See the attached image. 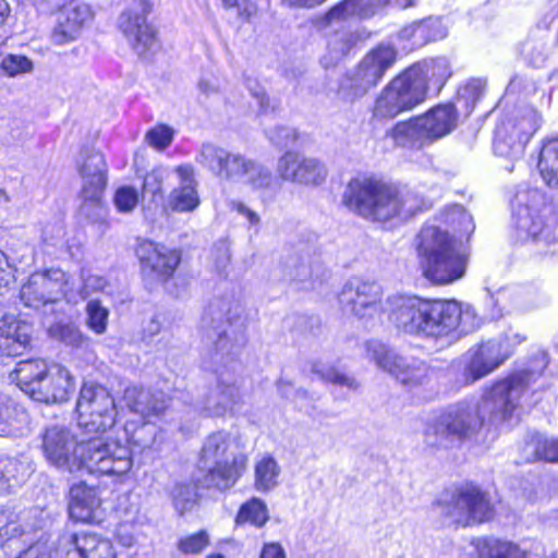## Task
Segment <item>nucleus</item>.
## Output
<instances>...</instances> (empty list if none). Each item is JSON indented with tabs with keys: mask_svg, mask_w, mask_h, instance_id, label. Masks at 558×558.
<instances>
[{
	"mask_svg": "<svg viewBox=\"0 0 558 558\" xmlns=\"http://www.w3.org/2000/svg\"><path fill=\"white\" fill-rule=\"evenodd\" d=\"M529 374H514L496 383L475 407L461 402L449 407L424 433L429 447L449 448L472 436L484 422L498 424L512 416L529 388Z\"/></svg>",
	"mask_w": 558,
	"mask_h": 558,
	"instance_id": "f257e3e1",
	"label": "nucleus"
},
{
	"mask_svg": "<svg viewBox=\"0 0 558 558\" xmlns=\"http://www.w3.org/2000/svg\"><path fill=\"white\" fill-rule=\"evenodd\" d=\"M389 320L400 332L444 343L474 332L482 323L470 305L415 295L396 298Z\"/></svg>",
	"mask_w": 558,
	"mask_h": 558,
	"instance_id": "f03ea898",
	"label": "nucleus"
},
{
	"mask_svg": "<svg viewBox=\"0 0 558 558\" xmlns=\"http://www.w3.org/2000/svg\"><path fill=\"white\" fill-rule=\"evenodd\" d=\"M343 204L372 221L405 220L426 207L425 198L412 190H398L374 179L349 182Z\"/></svg>",
	"mask_w": 558,
	"mask_h": 558,
	"instance_id": "7ed1b4c3",
	"label": "nucleus"
},
{
	"mask_svg": "<svg viewBox=\"0 0 558 558\" xmlns=\"http://www.w3.org/2000/svg\"><path fill=\"white\" fill-rule=\"evenodd\" d=\"M204 359L221 364L245 344V325L241 305L229 298L213 300L201 320Z\"/></svg>",
	"mask_w": 558,
	"mask_h": 558,
	"instance_id": "20e7f679",
	"label": "nucleus"
},
{
	"mask_svg": "<svg viewBox=\"0 0 558 558\" xmlns=\"http://www.w3.org/2000/svg\"><path fill=\"white\" fill-rule=\"evenodd\" d=\"M416 251L423 275L430 282L448 284L463 277L466 257L447 231L425 226L417 235Z\"/></svg>",
	"mask_w": 558,
	"mask_h": 558,
	"instance_id": "39448f33",
	"label": "nucleus"
},
{
	"mask_svg": "<svg viewBox=\"0 0 558 558\" xmlns=\"http://www.w3.org/2000/svg\"><path fill=\"white\" fill-rule=\"evenodd\" d=\"M397 60V51L388 45H378L369 50L357 65L339 81L336 98L352 105L375 87Z\"/></svg>",
	"mask_w": 558,
	"mask_h": 558,
	"instance_id": "423d86ee",
	"label": "nucleus"
},
{
	"mask_svg": "<svg viewBox=\"0 0 558 558\" xmlns=\"http://www.w3.org/2000/svg\"><path fill=\"white\" fill-rule=\"evenodd\" d=\"M76 461L78 465L73 473L86 471L104 475H122L132 468L130 449L119 441L102 437V434H84Z\"/></svg>",
	"mask_w": 558,
	"mask_h": 558,
	"instance_id": "0eeeda50",
	"label": "nucleus"
},
{
	"mask_svg": "<svg viewBox=\"0 0 558 558\" xmlns=\"http://www.w3.org/2000/svg\"><path fill=\"white\" fill-rule=\"evenodd\" d=\"M417 73V70L410 66L389 82L375 100L374 118L392 119L425 100L426 86Z\"/></svg>",
	"mask_w": 558,
	"mask_h": 558,
	"instance_id": "6e6552de",
	"label": "nucleus"
},
{
	"mask_svg": "<svg viewBox=\"0 0 558 558\" xmlns=\"http://www.w3.org/2000/svg\"><path fill=\"white\" fill-rule=\"evenodd\" d=\"M541 117L534 108L524 106L517 109L496 128L495 154L512 160L521 158L525 145L537 131Z\"/></svg>",
	"mask_w": 558,
	"mask_h": 558,
	"instance_id": "1a4fd4ad",
	"label": "nucleus"
},
{
	"mask_svg": "<svg viewBox=\"0 0 558 558\" xmlns=\"http://www.w3.org/2000/svg\"><path fill=\"white\" fill-rule=\"evenodd\" d=\"M77 425L83 434H104L117 417L114 399L109 390L94 383L84 384L76 402Z\"/></svg>",
	"mask_w": 558,
	"mask_h": 558,
	"instance_id": "9d476101",
	"label": "nucleus"
},
{
	"mask_svg": "<svg viewBox=\"0 0 558 558\" xmlns=\"http://www.w3.org/2000/svg\"><path fill=\"white\" fill-rule=\"evenodd\" d=\"M533 201L539 199L541 194L536 191H529L526 193H518L514 197V230L515 236L521 242H529L535 244L536 252L543 256H557L558 255V238L549 228H545L544 222L537 211L525 199Z\"/></svg>",
	"mask_w": 558,
	"mask_h": 558,
	"instance_id": "9b49d317",
	"label": "nucleus"
},
{
	"mask_svg": "<svg viewBox=\"0 0 558 558\" xmlns=\"http://www.w3.org/2000/svg\"><path fill=\"white\" fill-rule=\"evenodd\" d=\"M435 509L440 515L462 525L488 521L494 514L487 494L472 485L458 488L449 501L435 504Z\"/></svg>",
	"mask_w": 558,
	"mask_h": 558,
	"instance_id": "f8f14e48",
	"label": "nucleus"
},
{
	"mask_svg": "<svg viewBox=\"0 0 558 558\" xmlns=\"http://www.w3.org/2000/svg\"><path fill=\"white\" fill-rule=\"evenodd\" d=\"M241 402L240 388L233 376L219 372L215 381L208 385L193 402L195 412L207 417H222L231 414Z\"/></svg>",
	"mask_w": 558,
	"mask_h": 558,
	"instance_id": "ddd939ff",
	"label": "nucleus"
},
{
	"mask_svg": "<svg viewBox=\"0 0 558 558\" xmlns=\"http://www.w3.org/2000/svg\"><path fill=\"white\" fill-rule=\"evenodd\" d=\"M69 276L59 268H51L29 276L22 286L20 299L27 307L39 308L54 303L68 292Z\"/></svg>",
	"mask_w": 558,
	"mask_h": 558,
	"instance_id": "4468645a",
	"label": "nucleus"
},
{
	"mask_svg": "<svg viewBox=\"0 0 558 558\" xmlns=\"http://www.w3.org/2000/svg\"><path fill=\"white\" fill-rule=\"evenodd\" d=\"M338 299L342 311L363 319L380 312L383 290L376 281L354 277L345 282Z\"/></svg>",
	"mask_w": 558,
	"mask_h": 558,
	"instance_id": "2eb2a0df",
	"label": "nucleus"
},
{
	"mask_svg": "<svg viewBox=\"0 0 558 558\" xmlns=\"http://www.w3.org/2000/svg\"><path fill=\"white\" fill-rule=\"evenodd\" d=\"M368 359L402 384H417L425 376V364L413 357L400 355L379 341L366 343Z\"/></svg>",
	"mask_w": 558,
	"mask_h": 558,
	"instance_id": "dca6fc26",
	"label": "nucleus"
},
{
	"mask_svg": "<svg viewBox=\"0 0 558 558\" xmlns=\"http://www.w3.org/2000/svg\"><path fill=\"white\" fill-rule=\"evenodd\" d=\"M150 9L149 0H133L119 17V28L140 56L156 44V32L146 22Z\"/></svg>",
	"mask_w": 558,
	"mask_h": 558,
	"instance_id": "f3484780",
	"label": "nucleus"
},
{
	"mask_svg": "<svg viewBox=\"0 0 558 558\" xmlns=\"http://www.w3.org/2000/svg\"><path fill=\"white\" fill-rule=\"evenodd\" d=\"M78 440L66 427L52 425L43 436V450L47 460L58 469L73 473L77 468Z\"/></svg>",
	"mask_w": 558,
	"mask_h": 558,
	"instance_id": "a211bd4d",
	"label": "nucleus"
},
{
	"mask_svg": "<svg viewBox=\"0 0 558 558\" xmlns=\"http://www.w3.org/2000/svg\"><path fill=\"white\" fill-rule=\"evenodd\" d=\"M507 359L499 341L488 340L468 350L461 359V376L464 385L485 377L498 368Z\"/></svg>",
	"mask_w": 558,
	"mask_h": 558,
	"instance_id": "6ab92c4d",
	"label": "nucleus"
},
{
	"mask_svg": "<svg viewBox=\"0 0 558 558\" xmlns=\"http://www.w3.org/2000/svg\"><path fill=\"white\" fill-rule=\"evenodd\" d=\"M247 156L214 144H204L196 157L197 162L220 181L239 183Z\"/></svg>",
	"mask_w": 558,
	"mask_h": 558,
	"instance_id": "aec40b11",
	"label": "nucleus"
},
{
	"mask_svg": "<svg viewBox=\"0 0 558 558\" xmlns=\"http://www.w3.org/2000/svg\"><path fill=\"white\" fill-rule=\"evenodd\" d=\"M277 172L284 181L306 186H317L327 177V169L318 159L294 151H287L279 158Z\"/></svg>",
	"mask_w": 558,
	"mask_h": 558,
	"instance_id": "412c9836",
	"label": "nucleus"
},
{
	"mask_svg": "<svg viewBox=\"0 0 558 558\" xmlns=\"http://www.w3.org/2000/svg\"><path fill=\"white\" fill-rule=\"evenodd\" d=\"M142 271L145 276L167 281L180 264V254L151 241H142L136 247Z\"/></svg>",
	"mask_w": 558,
	"mask_h": 558,
	"instance_id": "4be33fe9",
	"label": "nucleus"
},
{
	"mask_svg": "<svg viewBox=\"0 0 558 558\" xmlns=\"http://www.w3.org/2000/svg\"><path fill=\"white\" fill-rule=\"evenodd\" d=\"M555 20L551 13H545L542 19L529 29L525 38L519 43L518 52L521 59L532 68H543L551 54L550 25Z\"/></svg>",
	"mask_w": 558,
	"mask_h": 558,
	"instance_id": "5701e85b",
	"label": "nucleus"
},
{
	"mask_svg": "<svg viewBox=\"0 0 558 558\" xmlns=\"http://www.w3.org/2000/svg\"><path fill=\"white\" fill-rule=\"evenodd\" d=\"M92 17L90 8L84 3L61 8L51 32V41L54 45L63 46L76 40Z\"/></svg>",
	"mask_w": 558,
	"mask_h": 558,
	"instance_id": "b1692460",
	"label": "nucleus"
},
{
	"mask_svg": "<svg viewBox=\"0 0 558 558\" xmlns=\"http://www.w3.org/2000/svg\"><path fill=\"white\" fill-rule=\"evenodd\" d=\"M33 390V399L44 403H56L68 400L74 390V380L70 372L61 366L53 365L46 371L41 381Z\"/></svg>",
	"mask_w": 558,
	"mask_h": 558,
	"instance_id": "393cba45",
	"label": "nucleus"
},
{
	"mask_svg": "<svg viewBox=\"0 0 558 558\" xmlns=\"http://www.w3.org/2000/svg\"><path fill=\"white\" fill-rule=\"evenodd\" d=\"M61 544L66 549L65 558H116L112 543L96 534L81 532L64 535Z\"/></svg>",
	"mask_w": 558,
	"mask_h": 558,
	"instance_id": "a878e982",
	"label": "nucleus"
},
{
	"mask_svg": "<svg viewBox=\"0 0 558 558\" xmlns=\"http://www.w3.org/2000/svg\"><path fill=\"white\" fill-rule=\"evenodd\" d=\"M123 402L131 412L150 418L160 416L168 409L170 399L161 390L131 386L124 389Z\"/></svg>",
	"mask_w": 558,
	"mask_h": 558,
	"instance_id": "bb28decb",
	"label": "nucleus"
},
{
	"mask_svg": "<svg viewBox=\"0 0 558 558\" xmlns=\"http://www.w3.org/2000/svg\"><path fill=\"white\" fill-rule=\"evenodd\" d=\"M247 458L245 454L233 457L232 461H218L199 465L205 471L201 483L205 488L227 490L234 486L246 468Z\"/></svg>",
	"mask_w": 558,
	"mask_h": 558,
	"instance_id": "cd10ccee",
	"label": "nucleus"
},
{
	"mask_svg": "<svg viewBox=\"0 0 558 558\" xmlns=\"http://www.w3.org/2000/svg\"><path fill=\"white\" fill-rule=\"evenodd\" d=\"M32 325L14 317L0 319V353L13 356L22 354L32 339Z\"/></svg>",
	"mask_w": 558,
	"mask_h": 558,
	"instance_id": "c85d7f7f",
	"label": "nucleus"
},
{
	"mask_svg": "<svg viewBox=\"0 0 558 558\" xmlns=\"http://www.w3.org/2000/svg\"><path fill=\"white\" fill-rule=\"evenodd\" d=\"M452 104L436 106L423 116L418 122L429 144L448 135L458 125V112Z\"/></svg>",
	"mask_w": 558,
	"mask_h": 558,
	"instance_id": "c756f323",
	"label": "nucleus"
},
{
	"mask_svg": "<svg viewBox=\"0 0 558 558\" xmlns=\"http://www.w3.org/2000/svg\"><path fill=\"white\" fill-rule=\"evenodd\" d=\"M100 497L95 487L78 483L70 489L69 514L71 519L81 522H93L98 519Z\"/></svg>",
	"mask_w": 558,
	"mask_h": 558,
	"instance_id": "7c9ffc66",
	"label": "nucleus"
},
{
	"mask_svg": "<svg viewBox=\"0 0 558 558\" xmlns=\"http://www.w3.org/2000/svg\"><path fill=\"white\" fill-rule=\"evenodd\" d=\"M104 191L82 193L83 202L78 209L82 222L90 226L98 238H102L111 227L109 209L102 199Z\"/></svg>",
	"mask_w": 558,
	"mask_h": 558,
	"instance_id": "2f4dec72",
	"label": "nucleus"
},
{
	"mask_svg": "<svg viewBox=\"0 0 558 558\" xmlns=\"http://www.w3.org/2000/svg\"><path fill=\"white\" fill-rule=\"evenodd\" d=\"M83 180L82 193L105 191L107 185V163L101 153L86 149L83 151V161L78 166Z\"/></svg>",
	"mask_w": 558,
	"mask_h": 558,
	"instance_id": "473e14b6",
	"label": "nucleus"
},
{
	"mask_svg": "<svg viewBox=\"0 0 558 558\" xmlns=\"http://www.w3.org/2000/svg\"><path fill=\"white\" fill-rule=\"evenodd\" d=\"M28 413L9 396L0 393V436L17 437L28 429Z\"/></svg>",
	"mask_w": 558,
	"mask_h": 558,
	"instance_id": "72a5a7b5",
	"label": "nucleus"
},
{
	"mask_svg": "<svg viewBox=\"0 0 558 558\" xmlns=\"http://www.w3.org/2000/svg\"><path fill=\"white\" fill-rule=\"evenodd\" d=\"M236 442L229 433L216 432L210 434L203 444L199 465L218 461H232L233 457L241 454L234 452Z\"/></svg>",
	"mask_w": 558,
	"mask_h": 558,
	"instance_id": "f704fd0d",
	"label": "nucleus"
},
{
	"mask_svg": "<svg viewBox=\"0 0 558 558\" xmlns=\"http://www.w3.org/2000/svg\"><path fill=\"white\" fill-rule=\"evenodd\" d=\"M361 40V35L349 28H340L327 37L326 52L320 59L325 68L333 66L343 60Z\"/></svg>",
	"mask_w": 558,
	"mask_h": 558,
	"instance_id": "c9c22d12",
	"label": "nucleus"
},
{
	"mask_svg": "<svg viewBox=\"0 0 558 558\" xmlns=\"http://www.w3.org/2000/svg\"><path fill=\"white\" fill-rule=\"evenodd\" d=\"M177 173L180 177V185L172 191L170 204L178 211L193 210L199 204L193 170L190 166H179Z\"/></svg>",
	"mask_w": 558,
	"mask_h": 558,
	"instance_id": "e433bc0d",
	"label": "nucleus"
},
{
	"mask_svg": "<svg viewBox=\"0 0 558 558\" xmlns=\"http://www.w3.org/2000/svg\"><path fill=\"white\" fill-rule=\"evenodd\" d=\"M387 135L391 137L396 146L408 149H420L429 145L418 118L398 122L391 128Z\"/></svg>",
	"mask_w": 558,
	"mask_h": 558,
	"instance_id": "4c0bfd02",
	"label": "nucleus"
},
{
	"mask_svg": "<svg viewBox=\"0 0 558 558\" xmlns=\"http://www.w3.org/2000/svg\"><path fill=\"white\" fill-rule=\"evenodd\" d=\"M522 454L525 462L558 463V438L534 434L525 441Z\"/></svg>",
	"mask_w": 558,
	"mask_h": 558,
	"instance_id": "58836bf2",
	"label": "nucleus"
},
{
	"mask_svg": "<svg viewBox=\"0 0 558 558\" xmlns=\"http://www.w3.org/2000/svg\"><path fill=\"white\" fill-rule=\"evenodd\" d=\"M47 369L46 363L41 360H25L16 364L11 378L33 399V390L36 391V386L41 381Z\"/></svg>",
	"mask_w": 558,
	"mask_h": 558,
	"instance_id": "ea45409f",
	"label": "nucleus"
},
{
	"mask_svg": "<svg viewBox=\"0 0 558 558\" xmlns=\"http://www.w3.org/2000/svg\"><path fill=\"white\" fill-rule=\"evenodd\" d=\"M411 68L417 70L423 85L426 86V92L434 89L436 93H439L445 82L451 75L449 63L445 58L424 60L413 64Z\"/></svg>",
	"mask_w": 558,
	"mask_h": 558,
	"instance_id": "a19ab883",
	"label": "nucleus"
},
{
	"mask_svg": "<svg viewBox=\"0 0 558 558\" xmlns=\"http://www.w3.org/2000/svg\"><path fill=\"white\" fill-rule=\"evenodd\" d=\"M537 168L544 182L558 187V134L547 137L541 147Z\"/></svg>",
	"mask_w": 558,
	"mask_h": 558,
	"instance_id": "79ce46f5",
	"label": "nucleus"
},
{
	"mask_svg": "<svg viewBox=\"0 0 558 558\" xmlns=\"http://www.w3.org/2000/svg\"><path fill=\"white\" fill-rule=\"evenodd\" d=\"M477 558H525V550L518 544L496 537L477 541Z\"/></svg>",
	"mask_w": 558,
	"mask_h": 558,
	"instance_id": "37998d69",
	"label": "nucleus"
},
{
	"mask_svg": "<svg viewBox=\"0 0 558 558\" xmlns=\"http://www.w3.org/2000/svg\"><path fill=\"white\" fill-rule=\"evenodd\" d=\"M239 183H244L253 190H269L275 185L276 179L269 168L247 157Z\"/></svg>",
	"mask_w": 558,
	"mask_h": 558,
	"instance_id": "c03bdc74",
	"label": "nucleus"
},
{
	"mask_svg": "<svg viewBox=\"0 0 558 558\" xmlns=\"http://www.w3.org/2000/svg\"><path fill=\"white\" fill-rule=\"evenodd\" d=\"M320 266L314 263L308 254H293L286 258L283 269L286 276L298 282H307L318 276Z\"/></svg>",
	"mask_w": 558,
	"mask_h": 558,
	"instance_id": "a18cd8bd",
	"label": "nucleus"
},
{
	"mask_svg": "<svg viewBox=\"0 0 558 558\" xmlns=\"http://www.w3.org/2000/svg\"><path fill=\"white\" fill-rule=\"evenodd\" d=\"M401 36L412 39L413 45L422 46L446 37V32L439 21L429 19L403 28Z\"/></svg>",
	"mask_w": 558,
	"mask_h": 558,
	"instance_id": "49530a36",
	"label": "nucleus"
},
{
	"mask_svg": "<svg viewBox=\"0 0 558 558\" xmlns=\"http://www.w3.org/2000/svg\"><path fill=\"white\" fill-rule=\"evenodd\" d=\"M280 466L271 457H264L255 464L254 487L258 492L267 493L278 486Z\"/></svg>",
	"mask_w": 558,
	"mask_h": 558,
	"instance_id": "de8ad7c7",
	"label": "nucleus"
},
{
	"mask_svg": "<svg viewBox=\"0 0 558 558\" xmlns=\"http://www.w3.org/2000/svg\"><path fill=\"white\" fill-rule=\"evenodd\" d=\"M362 16V9L357 0H343L333 5L325 14L315 20V25L319 28H326L333 23L345 21L352 16Z\"/></svg>",
	"mask_w": 558,
	"mask_h": 558,
	"instance_id": "09e8293b",
	"label": "nucleus"
},
{
	"mask_svg": "<svg viewBox=\"0 0 558 558\" xmlns=\"http://www.w3.org/2000/svg\"><path fill=\"white\" fill-rule=\"evenodd\" d=\"M170 497L173 508L180 515L192 511L199 500L196 486L193 484H175L170 490Z\"/></svg>",
	"mask_w": 558,
	"mask_h": 558,
	"instance_id": "8fccbe9b",
	"label": "nucleus"
},
{
	"mask_svg": "<svg viewBox=\"0 0 558 558\" xmlns=\"http://www.w3.org/2000/svg\"><path fill=\"white\" fill-rule=\"evenodd\" d=\"M485 81L471 78L458 89L457 104L462 107L464 114L470 116L485 89Z\"/></svg>",
	"mask_w": 558,
	"mask_h": 558,
	"instance_id": "3c124183",
	"label": "nucleus"
},
{
	"mask_svg": "<svg viewBox=\"0 0 558 558\" xmlns=\"http://www.w3.org/2000/svg\"><path fill=\"white\" fill-rule=\"evenodd\" d=\"M268 519L267 506L258 498H252L242 505L236 515V522L239 524L248 522L258 527L263 526Z\"/></svg>",
	"mask_w": 558,
	"mask_h": 558,
	"instance_id": "603ef678",
	"label": "nucleus"
},
{
	"mask_svg": "<svg viewBox=\"0 0 558 558\" xmlns=\"http://www.w3.org/2000/svg\"><path fill=\"white\" fill-rule=\"evenodd\" d=\"M312 372L317 374L322 379L335 384L339 387L348 388L349 390H356L359 383L351 375L333 367L324 365L322 363H314Z\"/></svg>",
	"mask_w": 558,
	"mask_h": 558,
	"instance_id": "864d4df0",
	"label": "nucleus"
},
{
	"mask_svg": "<svg viewBox=\"0 0 558 558\" xmlns=\"http://www.w3.org/2000/svg\"><path fill=\"white\" fill-rule=\"evenodd\" d=\"M0 69L7 76L15 77L33 72L34 63L26 56L10 53L2 59Z\"/></svg>",
	"mask_w": 558,
	"mask_h": 558,
	"instance_id": "5fc2aeb1",
	"label": "nucleus"
},
{
	"mask_svg": "<svg viewBox=\"0 0 558 558\" xmlns=\"http://www.w3.org/2000/svg\"><path fill=\"white\" fill-rule=\"evenodd\" d=\"M0 470L11 489L25 480L27 472L23 463L12 458L0 460Z\"/></svg>",
	"mask_w": 558,
	"mask_h": 558,
	"instance_id": "6e6d98bb",
	"label": "nucleus"
},
{
	"mask_svg": "<svg viewBox=\"0 0 558 558\" xmlns=\"http://www.w3.org/2000/svg\"><path fill=\"white\" fill-rule=\"evenodd\" d=\"M88 327L96 333L101 335L107 329L108 310L98 301H89L86 306Z\"/></svg>",
	"mask_w": 558,
	"mask_h": 558,
	"instance_id": "4d7b16f0",
	"label": "nucleus"
},
{
	"mask_svg": "<svg viewBox=\"0 0 558 558\" xmlns=\"http://www.w3.org/2000/svg\"><path fill=\"white\" fill-rule=\"evenodd\" d=\"M245 87L247 88V90L250 92L252 97H254L257 100L259 110L262 112L268 113L276 109L277 104H275L270 100L265 88L259 84L258 81H256L255 78H253L251 76H246L245 77Z\"/></svg>",
	"mask_w": 558,
	"mask_h": 558,
	"instance_id": "13d9d810",
	"label": "nucleus"
},
{
	"mask_svg": "<svg viewBox=\"0 0 558 558\" xmlns=\"http://www.w3.org/2000/svg\"><path fill=\"white\" fill-rule=\"evenodd\" d=\"M22 534L23 532L15 515L12 512L0 510V545Z\"/></svg>",
	"mask_w": 558,
	"mask_h": 558,
	"instance_id": "bf43d9fd",
	"label": "nucleus"
},
{
	"mask_svg": "<svg viewBox=\"0 0 558 558\" xmlns=\"http://www.w3.org/2000/svg\"><path fill=\"white\" fill-rule=\"evenodd\" d=\"M113 203L118 211L130 213L138 203V194L134 187L122 186L117 190Z\"/></svg>",
	"mask_w": 558,
	"mask_h": 558,
	"instance_id": "052dcab7",
	"label": "nucleus"
},
{
	"mask_svg": "<svg viewBox=\"0 0 558 558\" xmlns=\"http://www.w3.org/2000/svg\"><path fill=\"white\" fill-rule=\"evenodd\" d=\"M208 545V535L201 531L179 541L178 548L184 554H198Z\"/></svg>",
	"mask_w": 558,
	"mask_h": 558,
	"instance_id": "680f3d73",
	"label": "nucleus"
},
{
	"mask_svg": "<svg viewBox=\"0 0 558 558\" xmlns=\"http://www.w3.org/2000/svg\"><path fill=\"white\" fill-rule=\"evenodd\" d=\"M173 132L167 125H158L146 134L149 145L160 150L167 148L171 144Z\"/></svg>",
	"mask_w": 558,
	"mask_h": 558,
	"instance_id": "e2e57ef3",
	"label": "nucleus"
},
{
	"mask_svg": "<svg viewBox=\"0 0 558 558\" xmlns=\"http://www.w3.org/2000/svg\"><path fill=\"white\" fill-rule=\"evenodd\" d=\"M362 9V17L373 15L378 9L385 7L388 3L405 9L414 5L416 0H357Z\"/></svg>",
	"mask_w": 558,
	"mask_h": 558,
	"instance_id": "0e129e2a",
	"label": "nucleus"
},
{
	"mask_svg": "<svg viewBox=\"0 0 558 558\" xmlns=\"http://www.w3.org/2000/svg\"><path fill=\"white\" fill-rule=\"evenodd\" d=\"M57 329L59 339L66 345L81 348L87 341V339L74 325H60Z\"/></svg>",
	"mask_w": 558,
	"mask_h": 558,
	"instance_id": "69168bd1",
	"label": "nucleus"
},
{
	"mask_svg": "<svg viewBox=\"0 0 558 558\" xmlns=\"http://www.w3.org/2000/svg\"><path fill=\"white\" fill-rule=\"evenodd\" d=\"M270 142L280 147L286 148L296 141L294 130L287 126H277L267 132Z\"/></svg>",
	"mask_w": 558,
	"mask_h": 558,
	"instance_id": "338daca9",
	"label": "nucleus"
},
{
	"mask_svg": "<svg viewBox=\"0 0 558 558\" xmlns=\"http://www.w3.org/2000/svg\"><path fill=\"white\" fill-rule=\"evenodd\" d=\"M223 5L228 9H234L235 14L242 21H250L256 14L257 7L251 0H221Z\"/></svg>",
	"mask_w": 558,
	"mask_h": 558,
	"instance_id": "774afa93",
	"label": "nucleus"
}]
</instances>
